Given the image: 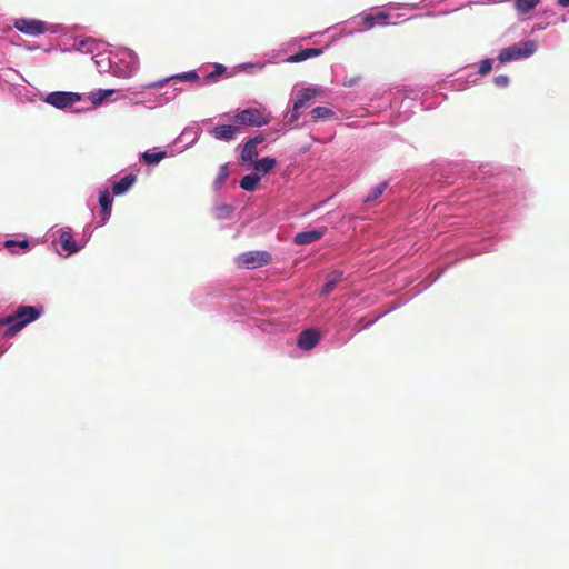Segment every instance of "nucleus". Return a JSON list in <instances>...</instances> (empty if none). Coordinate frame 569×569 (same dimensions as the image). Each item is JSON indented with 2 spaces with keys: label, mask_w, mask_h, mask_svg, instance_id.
<instances>
[{
  "label": "nucleus",
  "mask_w": 569,
  "mask_h": 569,
  "mask_svg": "<svg viewBox=\"0 0 569 569\" xmlns=\"http://www.w3.org/2000/svg\"><path fill=\"white\" fill-rule=\"evenodd\" d=\"M41 315V309L33 306H19L14 313L0 318V326H9L7 336H14L27 325L37 320Z\"/></svg>",
  "instance_id": "obj_1"
},
{
  "label": "nucleus",
  "mask_w": 569,
  "mask_h": 569,
  "mask_svg": "<svg viewBox=\"0 0 569 569\" xmlns=\"http://www.w3.org/2000/svg\"><path fill=\"white\" fill-rule=\"evenodd\" d=\"M538 44L533 40L518 42L500 50L498 60L500 63H507L519 59L529 58L536 52Z\"/></svg>",
  "instance_id": "obj_2"
},
{
  "label": "nucleus",
  "mask_w": 569,
  "mask_h": 569,
  "mask_svg": "<svg viewBox=\"0 0 569 569\" xmlns=\"http://www.w3.org/2000/svg\"><path fill=\"white\" fill-rule=\"evenodd\" d=\"M233 121L241 126L262 127L269 123V118L259 109L248 108L238 112L233 117Z\"/></svg>",
  "instance_id": "obj_3"
},
{
  "label": "nucleus",
  "mask_w": 569,
  "mask_h": 569,
  "mask_svg": "<svg viewBox=\"0 0 569 569\" xmlns=\"http://www.w3.org/2000/svg\"><path fill=\"white\" fill-rule=\"evenodd\" d=\"M272 256L268 251H247L239 257V264L247 269H257L271 262Z\"/></svg>",
  "instance_id": "obj_4"
},
{
  "label": "nucleus",
  "mask_w": 569,
  "mask_h": 569,
  "mask_svg": "<svg viewBox=\"0 0 569 569\" xmlns=\"http://www.w3.org/2000/svg\"><path fill=\"white\" fill-rule=\"evenodd\" d=\"M81 100V94L76 92L56 91L50 92L44 101L58 109L71 107L73 103Z\"/></svg>",
  "instance_id": "obj_5"
},
{
  "label": "nucleus",
  "mask_w": 569,
  "mask_h": 569,
  "mask_svg": "<svg viewBox=\"0 0 569 569\" xmlns=\"http://www.w3.org/2000/svg\"><path fill=\"white\" fill-rule=\"evenodd\" d=\"M14 27L28 36H40L47 31V24L43 21L21 18L16 20Z\"/></svg>",
  "instance_id": "obj_6"
},
{
  "label": "nucleus",
  "mask_w": 569,
  "mask_h": 569,
  "mask_svg": "<svg viewBox=\"0 0 569 569\" xmlns=\"http://www.w3.org/2000/svg\"><path fill=\"white\" fill-rule=\"evenodd\" d=\"M320 336L316 329H306L298 337V346L303 350H310L317 346Z\"/></svg>",
  "instance_id": "obj_7"
},
{
  "label": "nucleus",
  "mask_w": 569,
  "mask_h": 569,
  "mask_svg": "<svg viewBox=\"0 0 569 569\" xmlns=\"http://www.w3.org/2000/svg\"><path fill=\"white\" fill-rule=\"evenodd\" d=\"M320 94V90L316 88H303L298 91L295 101L297 109L308 108L310 102Z\"/></svg>",
  "instance_id": "obj_8"
},
{
  "label": "nucleus",
  "mask_w": 569,
  "mask_h": 569,
  "mask_svg": "<svg viewBox=\"0 0 569 569\" xmlns=\"http://www.w3.org/2000/svg\"><path fill=\"white\" fill-rule=\"evenodd\" d=\"M238 128L231 124H223L214 127L210 133L218 140L230 141L234 139Z\"/></svg>",
  "instance_id": "obj_9"
},
{
  "label": "nucleus",
  "mask_w": 569,
  "mask_h": 569,
  "mask_svg": "<svg viewBox=\"0 0 569 569\" xmlns=\"http://www.w3.org/2000/svg\"><path fill=\"white\" fill-rule=\"evenodd\" d=\"M323 234H325V230L302 231V232H299L296 234L295 243L298 246H306V244H309V243L320 240Z\"/></svg>",
  "instance_id": "obj_10"
},
{
  "label": "nucleus",
  "mask_w": 569,
  "mask_h": 569,
  "mask_svg": "<svg viewBox=\"0 0 569 569\" xmlns=\"http://www.w3.org/2000/svg\"><path fill=\"white\" fill-rule=\"evenodd\" d=\"M170 80H181V81L197 82V81H199V74L196 71H188V72L174 74V76H171V77L166 78L163 80H160L158 82H154L153 84L149 86V88H160L164 83L169 82Z\"/></svg>",
  "instance_id": "obj_11"
},
{
  "label": "nucleus",
  "mask_w": 569,
  "mask_h": 569,
  "mask_svg": "<svg viewBox=\"0 0 569 569\" xmlns=\"http://www.w3.org/2000/svg\"><path fill=\"white\" fill-rule=\"evenodd\" d=\"M137 181V177L132 173H129L124 176L122 179H120L118 182L113 183L112 186V192L116 196L123 194L127 192Z\"/></svg>",
  "instance_id": "obj_12"
},
{
  "label": "nucleus",
  "mask_w": 569,
  "mask_h": 569,
  "mask_svg": "<svg viewBox=\"0 0 569 569\" xmlns=\"http://www.w3.org/2000/svg\"><path fill=\"white\" fill-rule=\"evenodd\" d=\"M112 202L113 200L108 189L100 192L99 204L101 207L103 222L107 221L111 214Z\"/></svg>",
  "instance_id": "obj_13"
},
{
  "label": "nucleus",
  "mask_w": 569,
  "mask_h": 569,
  "mask_svg": "<svg viewBox=\"0 0 569 569\" xmlns=\"http://www.w3.org/2000/svg\"><path fill=\"white\" fill-rule=\"evenodd\" d=\"M343 273L340 270H335L331 273H329L326 283L323 284L320 295L321 296H328L331 293L338 283L342 280Z\"/></svg>",
  "instance_id": "obj_14"
},
{
  "label": "nucleus",
  "mask_w": 569,
  "mask_h": 569,
  "mask_svg": "<svg viewBox=\"0 0 569 569\" xmlns=\"http://www.w3.org/2000/svg\"><path fill=\"white\" fill-rule=\"evenodd\" d=\"M322 53V49L317 48H307L298 51L297 53L290 56L287 61L288 62H301L310 58L318 57Z\"/></svg>",
  "instance_id": "obj_15"
},
{
  "label": "nucleus",
  "mask_w": 569,
  "mask_h": 569,
  "mask_svg": "<svg viewBox=\"0 0 569 569\" xmlns=\"http://www.w3.org/2000/svg\"><path fill=\"white\" fill-rule=\"evenodd\" d=\"M261 178L259 174H247L240 180V187L249 192L256 191Z\"/></svg>",
  "instance_id": "obj_16"
},
{
  "label": "nucleus",
  "mask_w": 569,
  "mask_h": 569,
  "mask_svg": "<svg viewBox=\"0 0 569 569\" xmlns=\"http://www.w3.org/2000/svg\"><path fill=\"white\" fill-rule=\"evenodd\" d=\"M60 243H61V247L66 251H68L69 254L76 253L78 251L76 241L70 232L64 231L60 234Z\"/></svg>",
  "instance_id": "obj_17"
},
{
  "label": "nucleus",
  "mask_w": 569,
  "mask_h": 569,
  "mask_svg": "<svg viewBox=\"0 0 569 569\" xmlns=\"http://www.w3.org/2000/svg\"><path fill=\"white\" fill-rule=\"evenodd\" d=\"M276 164H277V161L274 158L264 157V158L256 161L254 169H256V171L266 174L269 171H271L276 167Z\"/></svg>",
  "instance_id": "obj_18"
},
{
  "label": "nucleus",
  "mask_w": 569,
  "mask_h": 569,
  "mask_svg": "<svg viewBox=\"0 0 569 569\" xmlns=\"http://www.w3.org/2000/svg\"><path fill=\"white\" fill-rule=\"evenodd\" d=\"M166 157H167L166 151H157V152L146 151L141 154L142 160L148 166L158 164Z\"/></svg>",
  "instance_id": "obj_19"
},
{
  "label": "nucleus",
  "mask_w": 569,
  "mask_h": 569,
  "mask_svg": "<svg viewBox=\"0 0 569 569\" xmlns=\"http://www.w3.org/2000/svg\"><path fill=\"white\" fill-rule=\"evenodd\" d=\"M312 118L317 120H328L333 119L336 117V113L332 109L327 107H316L311 111Z\"/></svg>",
  "instance_id": "obj_20"
},
{
  "label": "nucleus",
  "mask_w": 569,
  "mask_h": 569,
  "mask_svg": "<svg viewBox=\"0 0 569 569\" xmlns=\"http://www.w3.org/2000/svg\"><path fill=\"white\" fill-rule=\"evenodd\" d=\"M258 154L257 147L247 141L241 151L242 161L252 162L258 158Z\"/></svg>",
  "instance_id": "obj_21"
},
{
  "label": "nucleus",
  "mask_w": 569,
  "mask_h": 569,
  "mask_svg": "<svg viewBox=\"0 0 569 569\" xmlns=\"http://www.w3.org/2000/svg\"><path fill=\"white\" fill-rule=\"evenodd\" d=\"M540 0H516L515 8L518 13L526 14L539 4Z\"/></svg>",
  "instance_id": "obj_22"
},
{
  "label": "nucleus",
  "mask_w": 569,
  "mask_h": 569,
  "mask_svg": "<svg viewBox=\"0 0 569 569\" xmlns=\"http://www.w3.org/2000/svg\"><path fill=\"white\" fill-rule=\"evenodd\" d=\"M113 90H98L94 92H90L89 99L93 104H100L106 100L108 97L113 94Z\"/></svg>",
  "instance_id": "obj_23"
},
{
  "label": "nucleus",
  "mask_w": 569,
  "mask_h": 569,
  "mask_svg": "<svg viewBox=\"0 0 569 569\" xmlns=\"http://www.w3.org/2000/svg\"><path fill=\"white\" fill-rule=\"evenodd\" d=\"M388 13H385V12H379L377 13L376 16L373 14H366L363 17V24L367 27V28H372L375 27L377 20H380V21H386L388 19Z\"/></svg>",
  "instance_id": "obj_24"
},
{
  "label": "nucleus",
  "mask_w": 569,
  "mask_h": 569,
  "mask_svg": "<svg viewBox=\"0 0 569 569\" xmlns=\"http://www.w3.org/2000/svg\"><path fill=\"white\" fill-rule=\"evenodd\" d=\"M228 177H229V168H228V163H224V164L220 166V168H219L218 176L214 180L216 187L220 188L227 181Z\"/></svg>",
  "instance_id": "obj_25"
},
{
  "label": "nucleus",
  "mask_w": 569,
  "mask_h": 569,
  "mask_svg": "<svg viewBox=\"0 0 569 569\" xmlns=\"http://www.w3.org/2000/svg\"><path fill=\"white\" fill-rule=\"evenodd\" d=\"M388 187V183L386 181L379 183L371 192L370 194L367 197L366 201L369 202V201H375L377 200L382 193L383 191L387 189Z\"/></svg>",
  "instance_id": "obj_26"
},
{
  "label": "nucleus",
  "mask_w": 569,
  "mask_h": 569,
  "mask_svg": "<svg viewBox=\"0 0 569 569\" xmlns=\"http://www.w3.org/2000/svg\"><path fill=\"white\" fill-rule=\"evenodd\" d=\"M492 69V60L487 58L480 62L478 73L480 76H487Z\"/></svg>",
  "instance_id": "obj_27"
},
{
  "label": "nucleus",
  "mask_w": 569,
  "mask_h": 569,
  "mask_svg": "<svg viewBox=\"0 0 569 569\" xmlns=\"http://www.w3.org/2000/svg\"><path fill=\"white\" fill-rule=\"evenodd\" d=\"M224 71H226V67H223L222 64L218 63V64L214 66V70L207 76V79L210 80V81H214Z\"/></svg>",
  "instance_id": "obj_28"
},
{
  "label": "nucleus",
  "mask_w": 569,
  "mask_h": 569,
  "mask_svg": "<svg viewBox=\"0 0 569 569\" xmlns=\"http://www.w3.org/2000/svg\"><path fill=\"white\" fill-rule=\"evenodd\" d=\"M493 83L498 88H506L509 84V78L505 74H499L493 78Z\"/></svg>",
  "instance_id": "obj_29"
},
{
  "label": "nucleus",
  "mask_w": 569,
  "mask_h": 569,
  "mask_svg": "<svg viewBox=\"0 0 569 569\" xmlns=\"http://www.w3.org/2000/svg\"><path fill=\"white\" fill-rule=\"evenodd\" d=\"M300 110L301 109H297L296 104L293 103V108L291 110V113H290L289 120H288L289 123L292 124V123H295V122H297L299 120L300 114H301Z\"/></svg>",
  "instance_id": "obj_30"
},
{
  "label": "nucleus",
  "mask_w": 569,
  "mask_h": 569,
  "mask_svg": "<svg viewBox=\"0 0 569 569\" xmlns=\"http://www.w3.org/2000/svg\"><path fill=\"white\" fill-rule=\"evenodd\" d=\"M251 144L258 147V144L264 141V137L262 134L256 136L248 140Z\"/></svg>",
  "instance_id": "obj_31"
},
{
  "label": "nucleus",
  "mask_w": 569,
  "mask_h": 569,
  "mask_svg": "<svg viewBox=\"0 0 569 569\" xmlns=\"http://www.w3.org/2000/svg\"><path fill=\"white\" fill-rule=\"evenodd\" d=\"M14 244H19L22 248H27L29 246V242L27 240H23L21 242H16L13 240L6 241V247H8V248L11 246H14Z\"/></svg>",
  "instance_id": "obj_32"
},
{
  "label": "nucleus",
  "mask_w": 569,
  "mask_h": 569,
  "mask_svg": "<svg viewBox=\"0 0 569 569\" xmlns=\"http://www.w3.org/2000/svg\"><path fill=\"white\" fill-rule=\"evenodd\" d=\"M558 4L563 8L569 7V0H558Z\"/></svg>",
  "instance_id": "obj_33"
},
{
  "label": "nucleus",
  "mask_w": 569,
  "mask_h": 569,
  "mask_svg": "<svg viewBox=\"0 0 569 569\" xmlns=\"http://www.w3.org/2000/svg\"><path fill=\"white\" fill-rule=\"evenodd\" d=\"M356 82V79H350L348 82H345V84L353 86Z\"/></svg>",
  "instance_id": "obj_34"
}]
</instances>
